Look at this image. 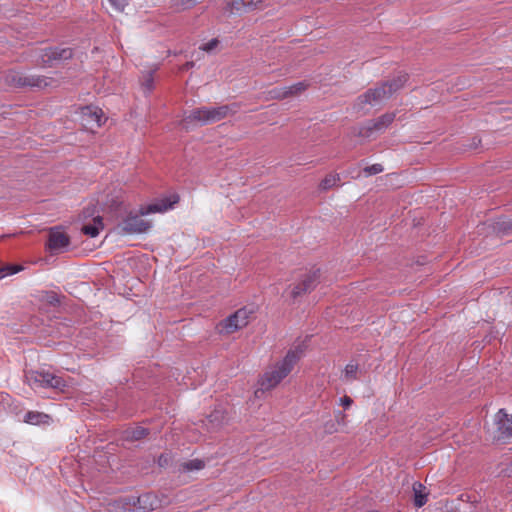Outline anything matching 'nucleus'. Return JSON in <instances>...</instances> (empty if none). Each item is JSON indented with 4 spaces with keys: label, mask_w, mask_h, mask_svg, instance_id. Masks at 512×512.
Returning a JSON list of instances; mask_svg holds the SVG:
<instances>
[{
    "label": "nucleus",
    "mask_w": 512,
    "mask_h": 512,
    "mask_svg": "<svg viewBox=\"0 0 512 512\" xmlns=\"http://www.w3.org/2000/svg\"><path fill=\"white\" fill-rule=\"evenodd\" d=\"M346 418H347V415L344 412H341V411L335 412V420L338 425L345 426L347 423Z\"/></svg>",
    "instance_id": "nucleus-30"
},
{
    "label": "nucleus",
    "mask_w": 512,
    "mask_h": 512,
    "mask_svg": "<svg viewBox=\"0 0 512 512\" xmlns=\"http://www.w3.org/2000/svg\"><path fill=\"white\" fill-rule=\"evenodd\" d=\"M26 383L34 390L53 388L63 391L66 382L59 376L45 371H28L25 373Z\"/></svg>",
    "instance_id": "nucleus-5"
},
{
    "label": "nucleus",
    "mask_w": 512,
    "mask_h": 512,
    "mask_svg": "<svg viewBox=\"0 0 512 512\" xmlns=\"http://www.w3.org/2000/svg\"><path fill=\"white\" fill-rule=\"evenodd\" d=\"M169 457L167 455H161L158 459V463L160 466H165L168 464Z\"/></svg>",
    "instance_id": "nucleus-34"
},
{
    "label": "nucleus",
    "mask_w": 512,
    "mask_h": 512,
    "mask_svg": "<svg viewBox=\"0 0 512 512\" xmlns=\"http://www.w3.org/2000/svg\"><path fill=\"white\" fill-rule=\"evenodd\" d=\"M76 114L83 128H87V126L101 127L105 125L108 120L103 110L95 105L80 107Z\"/></svg>",
    "instance_id": "nucleus-8"
},
{
    "label": "nucleus",
    "mask_w": 512,
    "mask_h": 512,
    "mask_svg": "<svg viewBox=\"0 0 512 512\" xmlns=\"http://www.w3.org/2000/svg\"><path fill=\"white\" fill-rule=\"evenodd\" d=\"M205 466V463L203 460L200 459H193L189 460L187 462H184L182 464V469L184 471H195V470H201Z\"/></svg>",
    "instance_id": "nucleus-24"
},
{
    "label": "nucleus",
    "mask_w": 512,
    "mask_h": 512,
    "mask_svg": "<svg viewBox=\"0 0 512 512\" xmlns=\"http://www.w3.org/2000/svg\"><path fill=\"white\" fill-rule=\"evenodd\" d=\"M103 229L102 219L100 217L94 218L92 224L84 225L82 232L89 237H96Z\"/></svg>",
    "instance_id": "nucleus-20"
},
{
    "label": "nucleus",
    "mask_w": 512,
    "mask_h": 512,
    "mask_svg": "<svg viewBox=\"0 0 512 512\" xmlns=\"http://www.w3.org/2000/svg\"><path fill=\"white\" fill-rule=\"evenodd\" d=\"M412 115L403 110L387 112L376 119L373 128H388L389 126H405Z\"/></svg>",
    "instance_id": "nucleus-10"
},
{
    "label": "nucleus",
    "mask_w": 512,
    "mask_h": 512,
    "mask_svg": "<svg viewBox=\"0 0 512 512\" xmlns=\"http://www.w3.org/2000/svg\"><path fill=\"white\" fill-rule=\"evenodd\" d=\"M253 310L243 307L238 309L235 313L229 315L227 318L222 320L219 324V330L221 333L232 334L239 329L244 328L248 323Z\"/></svg>",
    "instance_id": "nucleus-6"
},
{
    "label": "nucleus",
    "mask_w": 512,
    "mask_h": 512,
    "mask_svg": "<svg viewBox=\"0 0 512 512\" xmlns=\"http://www.w3.org/2000/svg\"><path fill=\"white\" fill-rule=\"evenodd\" d=\"M157 502L158 501L155 495L151 493H145L137 498L136 509L139 512H150L156 507Z\"/></svg>",
    "instance_id": "nucleus-16"
},
{
    "label": "nucleus",
    "mask_w": 512,
    "mask_h": 512,
    "mask_svg": "<svg viewBox=\"0 0 512 512\" xmlns=\"http://www.w3.org/2000/svg\"><path fill=\"white\" fill-rule=\"evenodd\" d=\"M340 181V176L337 173H331L328 174L321 182H320V188L322 190H328L332 187L336 186L337 183Z\"/></svg>",
    "instance_id": "nucleus-23"
},
{
    "label": "nucleus",
    "mask_w": 512,
    "mask_h": 512,
    "mask_svg": "<svg viewBox=\"0 0 512 512\" xmlns=\"http://www.w3.org/2000/svg\"><path fill=\"white\" fill-rule=\"evenodd\" d=\"M22 268L20 266L7 265L0 267V279H3L7 276L13 275L19 272Z\"/></svg>",
    "instance_id": "nucleus-25"
},
{
    "label": "nucleus",
    "mask_w": 512,
    "mask_h": 512,
    "mask_svg": "<svg viewBox=\"0 0 512 512\" xmlns=\"http://www.w3.org/2000/svg\"><path fill=\"white\" fill-rule=\"evenodd\" d=\"M406 81V76H400L397 79L385 81L374 88L368 89L356 99L353 109L358 113H366L374 107L383 105L396 91L403 87Z\"/></svg>",
    "instance_id": "nucleus-3"
},
{
    "label": "nucleus",
    "mask_w": 512,
    "mask_h": 512,
    "mask_svg": "<svg viewBox=\"0 0 512 512\" xmlns=\"http://www.w3.org/2000/svg\"><path fill=\"white\" fill-rule=\"evenodd\" d=\"M494 420L500 435L505 437L512 436V415H508L504 409H500L495 414Z\"/></svg>",
    "instance_id": "nucleus-15"
},
{
    "label": "nucleus",
    "mask_w": 512,
    "mask_h": 512,
    "mask_svg": "<svg viewBox=\"0 0 512 512\" xmlns=\"http://www.w3.org/2000/svg\"><path fill=\"white\" fill-rule=\"evenodd\" d=\"M219 44L218 39L214 38L208 41L207 43L200 46V49L205 52H212Z\"/></svg>",
    "instance_id": "nucleus-28"
},
{
    "label": "nucleus",
    "mask_w": 512,
    "mask_h": 512,
    "mask_svg": "<svg viewBox=\"0 0 512 512\" xmlns=\"http://www.w3.org/2000/svg\"><path fill=\"white\" fill-rule=\"evenodd\" d=\"M325 431L329 434H332L334 432H337V429L335 428V424L334 423H326L325 424Z\"/></svg>",
    "instance_id": "nucleus-33"
},
{
    "label": "nucleus",
    "mask_w": 512,
    "mask_h": 512,
    "mask_svg": "<svg viewBox=\"0 0 512 512\" xmlns=\"http://www.w3.org/2000/svg\"><path fill=\"white\" fill-rule=\"evenodd\" d=\"M303 353L304 348L297 345L291 348L281 360L270 365L258 380L260 389L268 391L278 386L291 373Z\"/></svg>",
    "instance_id": "nucleus-2"
},
{
    "label": "nucleus",
    "mask_w": 512,
    "mask_h": 512,
    "mask_svg": "<svg viewBox=\"0 0 512 512\" xmlns=\"http://www.w3.org/2000/svg\"><path fill=\"white\" fill-rule=\"evenodd\" d=\"M148 434L146 428L136 427L125 431V438L128 440H140Z\"/></svg>",
    "instance_id": "nucleus-22"
},
{
    "label": "nucleus",
    "mask_w": 512,
    "mask_h": 512,
    "mask_svg": "<svg viewBox=\"0 0 512 512\" xmlns=\"http://www.w3.org/2000/svg\"><path fill=\"white\" fill-rule=\"evenodd\" d=\"M201 0H171V7L176 12H181L193 8Z\"/></svg>",
    "instance_id": "nucleus-21"
},
{
    "label": "nucleus",
    "mask_w": 512,
    "mask_h": 512,
    "mask_svg": "<svg viewBox=\"0 0 512 512\" xmlns=\"http://www.w3.org/2000/svg\"><path fill=\"white\" fill-rule=\"evenodd\" d=\"M49 302H50L51 304H55V303H59V300L57 299V297H56V296H54V295H53V296L50 298Z\"/></svg>",
    "instance_id": "nucleus-36"
},
{
    "label": "nucleus",
    "mask_w": 512,
    "mask_h": 512,
    "mask_svg": "<svg viewBox=\"0 0 512 512\" xmlns=\"http://www.w3.org/2000/svg\"><path fill=\"white\" fill-rule=\"evenodd\" d=\"M187 66L188 67L193 66V63H187Z\"/></svg>",
    "instance_id": "nucleus-37"
},
{
    "label": "nucleus",
    "mask_w": 512,
    "mask_h": 512,
    "mask_svg": "<svg viewBox=\"0 0 512 512\" xmlns=\"http://www.w3.org/2000/svg\"><path fill=\"white\" fill-rule=\"evenodd\" d=\"M383 166L381 164H373L371 166H367L364 168L363 172L365 174V176L369 177V176H372V175H376V174H379L381 172H383Z\"/></svg>",
    "instance_id": "nucleus-27"
},
{
    "label": "nucleus",
    "mask_w": 512,
    "mask_h": 512,
    "mask_svg": "<svg viewBox=\"0 0 512 512\" xmlns=\"http://www.w3.org/2000/svg\"><path fill=\"white\" fill-rule=\"evenodd\" d=\"M179 202V196L175 193L156 199L152 203L143 205L138 213H129L117 225L118 233L121 235L141 234L147 232L152 223L144 220L142 217L153 213H164L173 209Z\"/></svg>",
    "instance_id": "nucleus-1"
},
{
    "label": "nucleus",
    "mask_w": 512,
    "mask_h": 512,
    "mask_svg": "<svg viewBox=\"0 0 512 512\" xmlns=\"http://www.w3.org/2000/svg\"><path fill=\"white\" fill-rule=\"evenodd\" d=\"M141 85H142V88L145 93H150L153 90V88H154L153 72H149L147 75H145Z\"/></svg>",
    "instance_id": "nucleus-26"
},
{
    "label": "nucleus",
    "mask_w": 512,
    "mask_h": 512,
    "mask_svg": "<svg viewBox=\"0 0 512 512\" xmlns=\"http://www.w3.org/2000/svg\"><path fill=\"white\" fill-rule=\"evenodd\" d=\"M359 365L355 361H350L342 371V379L345 382H352L358 379Z\"/></svg>",
    "instance_id": "nucleus-19"
},
{
    "label": "nucleus",
    "mask_w": 512,
    "mask_h": 512,
    "mask_svg": "<svg viewBox=\"0 0 512 512\" xmlns=\"http://www.w3.org/2000/svg\"><path fill=\"white\" fill-rule=\"evenodd\" d=\"M307 89V84L305 82H297L290 86L284 87H275L269 91V96L271 99H286L290 97H295L300 95Z\"/></svg>",
    "instance_id": "nucleus-11"
},
{
    "label": "nucleus",
    "mask_w": 512,
    "mask_h": 512,
    "mask_svg": "<svg viewBox=\"0 0 512 512\" xmlns=\"http://www.w3.org/2000/svg\"><path fill=\"white\" fill-rule=\"evenodd\" d=\"M496 109L499 111H502V110H508L509 107H507V104H498V107Z\"/></svg>",
    "instance_id": "nucleus-35"
},
{
    "label": "nucleus",
    "mask_w": 512,
    "mask_h": 512,
    "mask_svg": "<svg viewBox=\"0 0 512 512\" xmlns=\"http://www.w3.org/2000/svg\"><path fill=\"white\" fill-rule=\"evenodd\" d=\"M353 403V400L349 396H343L339 399V404L344 408L348 409Z\"/></svg>",
    "instance_id": "nucleus-32"
},
{
    "label": "nucleus",
    "mask_w": 512,
    "mask_h": 512,
    "mask_svg": "<svg viewBox=\"0 0 512 512\" xmlns=\"http://www.w3.org/2000/svg\"><path fill=\"white\" fill-rule=\"evenodd\" d=\"M238 109L237 104L221 106H204L193 109L185 114V120L190 124L210 125L233 116Z\"/></svg>",
    "instance_id": "nucleus-4"
},
{
    "label": "nucleus",
    "mask_w": 512,
    "mask_h": 512,
    "mask_svg": "<svg viewBox=\"0 0 512 512\" xmlns=\"http://www.w3.org/2000/svg\"><path fill=\"white\" fill-rule=\"evenodd\" d=\"M72 55L70 48L50 47L43 50L41 60L44 65L52 66L55 61L70 59Z\"/></svg>",
    "instance_id": "nucleus-12"
},
{
    "label": "nucleus",
    "mask_w": 512,
    "mask_h": 512,
    "mask_svg": "<svg viewBox=\"0 0 512 512\" xmlns=\"http://www.w3.org/2000/svg\"><path fill=\"white\" fill-rule=\"evenodd\" d=\"M320 279V270L313 269L301 274L300 281L295 284L290 291V295L293 299L304 295L307 292L312 291Z\"/></svg>",
    "instance_id": "nucleus-9"
},
{
    "label": "nucleus",
    "mask_w": 512,
    "mask_h": 512,
    "mask_svg": "<svg viewBox=\"0 0 512 512\" xmlns=\"http://www.w3.org/2000/svg\"><path fill=\"white\" fill-rule=\"evenodd\" d=\"M220 418H223V415L220 412L216 411L215 413H212L207 418V422H208L207 425H210L211 428H214L215 426H214L213 422Z\"/></svg>",
    "instance_id": "nucleus-31"
},
{
    "label": "nucleus",
    "mask_w": 512,
    "mask_h": 512,
    "mask_svg": "<svg viewBox=\"0 0 512 512\" xmlns=\"http://www.w3.org/2000/svg\"><path fill=\"white\" fill-rule=\"evenodd\" d=\"M6 82L14 87L45 88L50 85L47 77L24 75L15 71H10L6 75Z\"/></svg>",
    "instance_id": "nucleus-7"
},
{
    "label": "nucleus",
    "mask_w": 512,
    "mask_h": 512,
    "mask_svg": "<svg viewBox=\"0 0 512 512\" xmlns=\"http://www.w3.org/2000/svg\"><path fill=\"white\" fill-rule=\"evenodd\" d=\"M70 243L69 237L59 228H52L49 232L47 246L52 252L65 249Z\"/></svg>",
    "instance_id": "nucleus-13"
},
{
    "label": "nucleus",
    "mask_w": 512,
    "mask_h": 512,
    "mask_svg": "<svg viewBox=\"0 0 512 512\" xmlns=\"http://www.w3.org/2000/svg\"><path fill=\"white\" fill-rule=\"evenodd\" d=\"M413 492H414V503L416 507L424 506L428 501V495L426 493V487L420 482H415L413 484Z\"/></svg>",
    "instance_id": "nucleus-18"
},
{
    "label": "nucleus",
    "mask_w": 512,
    "mask_h": 512,
    "mask_svg": "<svg viewBox=\"0 0 512 512\" xmlns=\"http://www.w3.org/2000/svg\"><path fill=\"white\" fill-rule=\"evenodd\" d=\"M24 422L31 425H46L50 424L51 417L43 412L29 411L25 414Z\"/></svg>",
    "instance_id": "nucleus-17"
},
{
    "label": "nucleus",
    "mask_w": 512,
    "mask_h": 512,
    "mask_svg": "<svg viewBox=\"0 0 512 512\" xmlns=\"http://www.w3.org/2000/svg\"><path fill=\"white\" fill-rule=\"evenodd\" d=\"M115 10L122 12L128 4V0H108Z\"/></svg>",
    "instance_id": "nucleus-29"
},
{
    "label": "nucleus",
    "mask_w": 512,
    "mask_h": 512,
    "mask_svg": "<svg viewBox=\"0 0 512 512\" xmlns=\"http://www.w3.org/2000/svg\"><path fill=\"white\" fill-rule=\"evenodd\" d=\"M262 0H233L226 6V11L230 14H242L256 9Z\"/></svg>",
    "instance_id": "nucleus-14"
}]
</instances>
